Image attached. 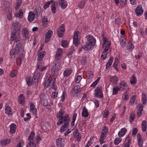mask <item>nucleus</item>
I'll return each mask as SVG.
<instances>
[{"mask_svg":"<svg viewBox=\"0 0 147 147\" xmlns=\"http://www.w3.org/2000/svg\"><path fill=\"white\" fill-rule=\"evenodd\" d=\"M120 89V88L118 86H116L113 88V94L114 95L117 94L118 93V91Z\"/></svg>","mask_w":147,"mask_h":147,"instance_id":"obj_44","label":"nucleus"},{"mask_svg":"<svg viewBox=\"0 0 147 147\" xmlns=\"http://www.w3.org/2000/svg\"><path fill=\"white\" fill-rule=\"evenodd\" d=\"M136 117V115L135 114L133 113H131L129 116V121L131 123L134 120Z\"/></svg>","mask_w":147,"mask_h":147,"instance_id":"obj_35","label":"nucleus"},{"mask_svg":"<svg viewBox=\"0 0 147 147\" xmlns=\"http://www.w3.org/2000/svg\"><path fill=\"white\" fill-rule=\"evenodd\" d=\"M133 45V44L132 45V44H131L130 45H129L127 47V49L128 51H131L134 47Z\"/></svg>","mask_w":147,"mask_h":147,"instance_id":"obj_60","label":"nucleus"},{"mask_svg":"<svg viewBox=\"0 0 147 147\" xmlns=\"http://www.w3.org/2000/svg\"><path fill=\"white\" fill-rule=\"evenodd\" d=\"M62 46L64 48L67 47L68 45V42L67 41L65 40L62 41Z\"/></svg>","mask_w":147,"mask_h":147,"instance_id":"obj_50","label":"nucleus"},{"mask_svg":"<svg viewBox=\"0 0 147 147\" xmlns=\"http://www.w3.org/2000/svg\"><path fill=\"white\" fill-rule=\"evenodd\" d=\"M37 70H38V69L39 70L42 71L46 69V68L45 67H42V65L41 63H38L37 65Z\"/></svg>","mask_w":147,"mask_h":147,"instance_id":"obj_34","label":"nucleus"},{"mask_svg":"<svg viewBox=\"0 0 147 147\" xmlns=\"http://www.w3.org/2000/svg\"><path fill=\"white\" fill-rule=\"evenodd\" d=\"M35 15L31 11L29 12L28 17V20L30 22H32L34 19Z\"/></svg>","mask_w":147,"mask_h":147,"instance_id":"obj_24","label":"nucleus"},{"mask_svg":"<svg viewBox=\"0 0 147 147\" xmlns=\"http://www.w3.org/2000/svg\"><path fill=\"white\" fill-rule=\"evenodd\" d=\"M65 26L63 24L61 25V26L57 30V34L59 37L61 38L63 36L65 31Z\"/></svg>","mask_w":147,"mask_h":147,"instance_id":"obj_8","label":"nucleus"},{"mask_svg":"<svg viewBox=\"0 0 147 147\" xmlns=\"http://www.w3.org/2000/svg\"><path fill=\"white\" fill-rule=\"evenodd\" d=\"M136 78L134 75H133L131 79L130 83L131 84H136Z\"/></svg>","mask_w":147,"mask_h":147,"instance_id":"obj_45","label":"nucleus"},{"mask_svg":"<svg viewBox=\"0 0 147 147\" xmlns=\"http://www.w3.org/2000/svg\"><path fill=\"white\" fill-rule=\"evenodd\" d=\"M142 102L143 104H146L147 101V97L146 96V94L143 93L142 94Z\"/></svg>","mask_w":147,"mask_h":147,"instance_id":"obj_39","label":"nucleus"},{"mask_svg":"<svg viewBox=\"0 0 147 147\" xmlns=\"http://www.w3.org/2000/svg\"><path fill=\"white\" fill-rule=\"evenodd\" d=\"M137 129L136 128H135L133 129L132 134V136L133 137H134L135 136V135L137 132Z\"/></svg>","mask_w":147,"mask_h":147,"instance_id":"obj_64","label":"nucleus"},{"mask_svg":"<svg viewBox=\"0 0 147 147\" xmlns=\"http://www.w3.org/2000/svg\"><path fill=\"white\" fill-rule=\"evenodd\" d=\"M108 128L107 127L105 126L103 127V129L101 132V133L105 134L108 132Z\"/></svg>","mask_w":147,"mask_h":147,"instance_id":"obj_55","label":"nucleus"},{"mask_svg":"<svg viewBox=\"0 0 147 147\" xmlns=\"http://www.w3.org/2000/svg\"><path fill=\"white\" fill-rule=\"evenodd\" d=\"M142 137L139 133H138L137 135V139L138 141V146L140 147L143 146V140L142 139Z\"/></svg>","mask_w":147,"mask_h":147,"instance_id":"obj_20","label":"nucleus"},{"mask_svg":"<svg viewBox=\"0 0 147 147\" xmlns=\"http://www.w3.org/2000/svg\"><path fill=\"white\" fill-rule=\"evenodd\" d=\"M36 70L35 71L32 78L33 83L35 85L38 83L40 77V74Z\"/></svg>","mask_w":147,"mask_h":147,"instance_id":"obj_10","label":"nucleus"},{"mask_svg":"<svg viewBox=\"0 0 147 147\" xmlns=\"http://www.w3.org/2000/svg\"><path fill=\"white\" fill-rule=\"evenodd\" d=\"M34 132L33 131H32L28 137V140L29 141H34L33 139L34 138Z\"/></svg>","mask_w":147,"mask_h":147,"instance_id":"obj_41","label":"nucleus"},{"mask_svg":"<svg viewBox=\"0 0 147 147\" xmlns=\"http://www.w3.org/2000/svg\"><path fill=\"white\" fill-rule=\"evenodd\" d=\"M21 0H17L16 6L15 7V9L17 10L19 8L21 4Z\"/></svg>","mask_w":147,"mask_h":147,"instance_id":"obj_46","label":"nucleus"},{"mask_svg":"<svg viewBox=\"0 0 147 147\" xmlns=\"http://www.w3.org/2000/svg\"><path fill=\"white\" fill-rule=\"evenodd\" d=\"M11 108L9 106H6L5 107V113H7L8 111L11 112Z\"/></svg>","mask_w":147,"mask_h":147,"instance_id":"obj_61","label":"nucleus"},{"mask_svg":"<svg viewBox=\"0 0 147 147\" xmlns=\"http://www.w3.org/2000/svg\"><path fill=\"white\" fill-rule=\"evenodd\" d=\"M89 115L87 109L86 107H84L82 109V115L83 117H87Z\"/></svg>","mask_w":147,"mask_h":147,"instance_id":"obj_26","label":"nucleus"},{"mask_svg":"<svg viewBox=\"0 0 147 147\" xmlns=\"http://www.w3.org/2000/svg\"><path fill=\"white\" fill-rule=\"evenodd\" d=\"M27 84L28 86H30L33 83V78L30 76H28L26 78Z\"/></svg>","mask_w":147,"mask_h":147,"instance_id":"obj_30","label":"nucleus"},{"mask_svg":"<svg viewBox=\"0 0 147 147\" xmlns=\"http://www.w3.org/2000/svg\"><path fill=\"white\" fill-rule=\"evenodd\" d=\"M121 3V6L123 7L124 6H125L127 5V2L126 0H120Z\"/></svg>","mask_w":147,"mask_h":147,"instance_id":"obj_58","label":"nucleus"},{"mask_svg":"<svg viewBox=\"0 0 147 147\" xmlns=\"http://www.w3.org/2000/svg\"><path fill=\"white\" fill-rule=\"evenodd\" d=\"M24 60V56L22 54H20L19 55V57L17 59L16 61L18 65L20 66L22 61Z\"/></svg>","mask_w":147,"mask_h":147,"instance_id":"obj_19","label":"nucleus"},{"mask_svg":"<svg viewBox=\"0 0 147 147\" xmlns=\"http://www.w3.org/2000/svg\"><path fill=\"white\" fill-rule=\"evenodd\" d=\"M40 100L41 102V103L42 104L43 106H47L48 105V103L45 96L43 95V96L40 97Z\"/></svg>","mask_w":147,"mask_h":147,"instance_id":"obj_22","label":"nucleus"},{"mask_svg":"<svg viewBox=\"0 0 147 147\" xmlns=\"http://www.w3.org/2000/svg\"><path fill=\"white\" fill-rule=\"evenodd\" d=\"M13 26V30L12 31L15 30L16 32H20L21 25L18 22H16L12 24Z\"/></svg>","mask_w":147,"mask_h":147,"instance_id":"obj_11","label":"nucleus"},{"mask_svg":"<svg viewBox=\"0 0 147 147\" xmlns=\"http://www.w3.org/2000/svg\"><path fill=\"white\" fill-rule=\"evenodd\" d=\"M45 52L44 51H42L38 53V55L37 57L38 60L40 61L45 55Z\"/></svg>","mask_w":147,"mask_h":147,"instance_id":"obj_31","label":"nucleus"},{"mask_svg":"<svg viewBox=\"0 0 147 147\" xmlns=\"http://www.w3.org/2000/svg\"><path fill=\"white\" fill-rule=\"evenodd\" d=\"M58 3L59 5L60 6L62 9H64L67 6V4L65 0H59Z\"/></svg>","mask_w":147,"mask_h":147,"instance_id":"obj_21","label":"nucleus"},{"mask_svg":"<svg viewBox=\"0 0 147 147\" xmlns=\"http://www.w3.org/2000/svg\"><path fill=\"white\" fill-rule=\"evenodd\" d=\"M71 73V71L69 69H66L63 73V75L65 77L68 76Z\"/></svg>","mask_w":147,"mask_h":147,"instance_id":"obj_36","label":"nucleus"},{"mask_svg":"<svg viewBox=\"0 0 147 147\" xmlns=\"http://www.w3.org/2000/svg\"><path fill=\"white\" fill-rule=\"evenodd\" d=\"M62 53V51L61 49L59 48L57 51L55 55V59L57 61L61 59Z\"/></svg>","mask_w":147,"mask_h":147,"instance_id":"obj_14","label":"nucleus"},{"mask_svg":"<svg viewBox=\"0 0 147 147\" xmlns=\"http://www.w3.org/2000/svg\"><path fill=\"white\" fill-rule=\"evenodd\" d=\"M42 22L43 25H47L48 23L47 18H44L42 20Z\"/></svg>","mask_w":147,"mask_h":147,"instance_id":"obj_54","label":"nucleus"},{"mask_svg":"<svg viewBox=\"0 0 147 147\" xmlns=\"http://www.w3.org/2000/svg\"><path fill=\"white\" fill-rule=\"evenodd\" d=\"M136 96L135 95H132L130 99V102L133 104L135 101V100L136 98Z\"/></svg>","mask_w":147,"mask_h":147,"instance_id":"obj_52","label":"nucleus"},{"mask_svg":"<svg viewBox=\"0 0 147 147\" xmlns=\"http://www.w3.org/2000/svg\"><path fill=\"white\" fill-rule=\"evenodd\" d=\"M85 4V3L84 1L80 2L78 5V6L81 9H82L84 7Z\"/></svg>","mask_w":147,"mask_h":147,"instance_id":"obj_51","label":"nucleus"},{"mask_svg":"<svg viewBox=\"0 0 147 147\" xmlns=\"http://www.w3.org/2000/svg\"><path fill=\"white\" fill-rule=\"evenodd\" d=\"M60 66L59 62H57V63L55 64L52 67V73L54 74L55 76H57L58 73V71L60 69Z\"/></svg>","mask_w":147,"mask_h":147,"instance_id":"obj_7","label":"nucleus"},{"mask_svg":"<svg viewBox=\"0 0 147 147\" xmlns=\"http://www.w3.org/2000/svg\"><path fill=\"white\" fill-rule=\"evenodd\" d=\"M69 121L68 120V119L65 118L64 119V121L63 122V123H64V125L61 127L60 130L61 133L65 131L67 127L69 125Z\"/></svg>","mask_w":147,"mask_h":147,"instance_id":"obj_9","label":"nucleus"},{"mask_svg":"<svg viewBox=\"0 0 147 147\" xmlns=\"http://www.w3.org/2000/svg\"><path fill=\"white\" fill-rule=\"evenodd\" d=\"M22 36L26 38H28L29 37V30L27 28H24L22 29Z\"/></svg>","mask_w":147,"mask_h":147,"instance_id":"obj_13","label":"nucleus"},{"mask_svg":"<svg viewBox=\"0 0 147 147\" xmlns=\"http://www.w3.org/2000/svg\"><path fill=\"white\" fill-rule=\"evenodd\" d=\"M109 112V111L107 110H105L104 113L103 115V118H107L108 116Z\"/></svg>","mask_w":147,"mask_h":147,"instance_id":"obj_59","label":"nucleus"},{"mask_svg":"<svg viewBox=\"0 0 147 147\" xmlns=\"http://www.w3.org/2000/svg\"><path fill=\"white\" fill-rule=\"evenodd\" d=\"M57 5L58 4L57 2H53V3L51 5V7L52 12L54 13H55L56 12V9L55 7V5Z\"/></svg>","mask_w":147,"mask_h":147,"instance_id":"obj_32","label":"nucleus"},{"mask_svg":"<svg viewBox=\"0 0 147 147\" xmlns=\"http://www.w3.org/2000/svg\"><path fill=\"white\" fill-rule=\"evenodd\" d=\"M64 113V111L62 109H61L59 112L57 114V117L59 119L57 124L58 125H59L63 123L64 121V119L66 118L68 119V121H70V117L67 114H65V116H63V114Z\"/></svg>","mask_w":147,"mask_h":147,"instance_id":"obj_2","label":"nucleus"},{"mask_svg":"<svg viewBox=\"0 0 147 147\" xmlns=\"http://www.w3.org/2000/svg\"><path fill=\"white\" fill-rule=\"evenodd\" d=\"M30 109L31 112L35 114H36L37 112L36 109V108L35 106L34 105L33 103L31 102L30 104Z\"/></svg>","mask_w":147,"mask_h":147,"instance_id":"obj_25","label":"nucleus"},{"mask_svg":"<svg viewBox=\"0 0 147 147\" xmlns=\"http://www.w3.org/2000/svg\"><path fill=\"white\" fill-rule=\"evenodd\" d=\"M20 32H18L15 30L12 31L11 33V36L10 38V40L11 41L13 40H18L20 39Z\"/></svg>","mask_w":147,"mask_h":147,"instance_id":"obj_4","label":"nucleus"},{"mask_svg":"<svg viewBox=\"0 0 147 147\" xmlns=\"http://www.w3.org/2000/svg\"><path fill=\"white\" fill-rule=\"evenodd\" d=\"M34 141H29L26 147H32L34 145Z\"/></svg>","mask_w":147,"mask_h":147,"instance_id":"obj_48","label":"nucleus"},{"mask_svg":"<svg viewBox=\"0 0 147 147\" xmlns=\"http://www.w3.org/2000/svg\"><path fill=\"white\" fill-rule=\"evenodd\" d=\"M24 98L23 96V95L21 94L19 96L18 100L20 104L23 103L24 101Z\"/></svg>","mask_w":147,"mask_h":147,"instance_id":"obj_43","label":"nucleus"},{"mask_svg":"<svg viewBox=\"0 0 147 147\" xmlns=\"http://www.w3.org/2000/svg\"><path fill=\"white\" fill-rule=\"evenodd\" d=\"M102 88L100 86L96 87L95 90L94 97L102 98L103 97V93L102 91Z\"/></svg>","mask_w":147,"mask_h":147,"instance_id":"obj_6","label":"nucleus"},{"mask_svg":"<svg viewBox=\"0 0 147 147\" xmlns=\"http://www.w3.org/2000/svg\"><path fill=\"white\" fill-rule=\"evenodd\" d=\"M53 32L51 30H49L46 33L45 37L47 38H50L52 35Z\"/></svg>","mask_w":147,"mask_h":147,"instance_id":"obj_38","label":"nucleus"},{"mask_svg":"<svg viewBox=\"0 0 147 147\" xmlns=\"http://www.w3.org/2000/svg\"><path fill=\"white\" fill-rule=\"evenodd\" d=\"M113 61V57H111L109 60L108 62L106 64V69H107L109 68L111 65Z\"/></svg>","mask_w":147,"mask_h":147,"instance_id":"obj_33","label":"nucleus"},{"mask_svg":"<svg viewBox=\"0 0 147 147\" xmlns=\"http://www.w3.org/2000/svg\"><path fill=\"white\" fill-rule=\"evenodd\" d=\"M135 12L137 16H139L142 14L143 13V10L142 6L138 5L135 9Z\"/></svg>","mask_w":147,"mask_h":147,"instance_id":"obj_12","label":"nucleus"},{"mask_svg":"<svg viewBox=\"0 0 147 147\" xmlns=\"http://www.w3.org/2000/svg\"><path fill=\"white\" fill-rule=\"evenodd\" d=\"M50 77L49 76H47L45 79V86L46 88H48L49 86L51 87V88H54V89H55V82L54 80H51L50 79Z\"/></svg>","mask_w":147,"mask_h":147,"instance_id":"obj_3","label":"nucleus"},{"mask_svg":"<svg viewBox=\"0 0 147 147\" xmlns=\"http://www.w3.org/2000/svg\"><path fill=\"white\" fill-rule=\"evenodd\" d=\"M111 42L110 41H108L107 42V44H106L105 49L102 53V55L101 56V59L102 60H104L107 57V53H105L109 49L111 46Z\"/></svg>","mask_w":147,"mask_h":147,"instance_id":"obj_5","label":"nucleus"},{"mask_svg":"<svg viewBox=\"0 0 147 147\" xmlns=\"http://www.w3.org/2000/svg\"><path fill=\"white\" fill-rule=\"evenodd\" d=\"M82 77L80 76H78L75 80V82L76 83H78L80 82V80H81Z\"/></svg>","mask_w":147,"mask_h":147,"instance_id":"obj_63","label":"nucleus"},{"mask_svg":"<svg viewBox=\"0 0 147 147\" xmlns=\"http://www.w3.org/2000/svg\"><path fill=\"white\" fill-rule=\"evenodd\" d=\"M87 73L86 76L88 77V78H91L93 74L92 71H87Z\"/></svg>","mask_w":147,"mask_h":147,"instance_id":"obj_49","label":"nucleus"},{"mask_svg":"<svg viewBox=\"0 0 147 147\" xmlns=\"http://www.w3.org/2000/svg\"><path fill=\"white\" fill-rule=\"evenodd\" d=\"M103 39L104 43L103 44L102 47L104 48L105 47V45H106V44H107V42L108 41H107V38L105 37H103Z\"/></svg>","mask_w":147,"mask_h":147,"instance_id":"obj_56","label":"nucleus"},{"mask_svg":"<svg viewBox=\"0 0 147 147\" xmlns=\"http://www.w3.org/2000/svg\"><path fill=\"white\" fill-rule=\"evenodd\" d=\"M19 53L20 52L17 50L16 48H14L11 50L10 54L12 55H13L15 54L18 55Z\"/></svg>","mask_w":147,"mask_h":147,"instance_id":"obj_40","label":"nucleus"},{"mask_svg":"<svg viewBox=\"0 0 147 147\" xmlns=\"http://www.w3.org/2000/svg\"><path fill=\"white\" fill-rule=\"evenodd\" d=\"M53 0H51L50 1H47V2H46L45 3V5H44V7L45 9H46L47 8H48L49 6V5L51 4V3H53Z\"/></svg>","mask_w":147,"mask_h":147,"instance_id":"obj_42","label":"nucleus"},{"mask_svg":"<svg viewBox=\"0 0 147 147\" xmlns=\"http://www.w3.org/2000/svg\"><path fill=\"white\" fill-rule=\"evenodd\" d=\"M57 146L58 147H62L65 144L64 140L63 139L59 138L56 140Z\"/></svg>","mask_w":147,"mask_h":147,"instance_id":"obj_15","label":"nucleus"},{"mask_svg":"<svg viewBox=\"0 0 147 147\" xmlns=\"http://www.w3.org/2000/svg\"><path fill=\"white\" fill-rule=\"evenodd\" d=\"M87 41L85 45H82L79 49V51H82L83 49L85 51H88L92 49L95 46L96 39L92 36L88 35L86 36Z\"/></svg>","mask_w":147,"mask_h":147,"instance_id":"obj_1","label":"nucleus"},{"mask_svg":"<svg viewBox=\"0 0 147 147\" xmlns=\"http://www.w3.org/2000/svg\"><path fill=\"white\" fill-rule=\"evenodd\" d=\"M127 131L126 129L125 128H122L118 134V136L119 137L123 136Z\"/></svg>","mask_w":147,"mask_h":147,"instance_id":"obj_28","label":"nucleus"},{"mask_svg":"<svg viewBox=\"0 0 147 147\" xmlns=\"http://www.w3.org/2000/svg\"><path fill=\"white\" fill-rule=\"evenodd\" d=\"M16 48H17V50L20 52L22 46V44L20 43V40L16 41Z\"/></svg>","mask_w":147,"mask_h":147,"instance_id":"obj_23","label":"nucleus"},{"mask_svg":"<svg viewBox=\"0 0 147 147\" xmlns=\"http://www.w3.org/2000/svg\"><path fill=\"white\" fill-rule=\"evenodd\" d=\"M80 87L78 85L75 86L72 90L71 93V96H73L78 94L80 92Z\"/></svg>","mask_w":147,"mask_h":147,"instance_id":"obj_16","label":"nucleus"},{"mask_svg":"<svg viewBox=\"0 0 147 147\" xmlns=\"http://www.w3.org/2000/svg\"><path fill=\"white\" fill-rule=\"evenodd\" d=\"M79 33V31H77L75 33L74 35L73 36V43L76 47L78 46V35Z\"/></svg>","mask_w":147,"mask_h":147,"instance_id":"obj_17","label":"nucleus"},{"mask_svg":"<svg viewBox=\"0 0 147 147\" xmlns=\"http://www.w3.org/2000/svg\"><path fill=\"white\" fill-rule=\"evenodd\" d=\"M78 129L75 130L73 133V135L74 137L76 138V140L79 141L81 139V136L78 132Z\"/></svg>","mask_w":147,"mask_h":147,"instance_id":"obj_18","label":"nucleus"},{"mask_svg":"<svg viewBox=\"0 0 147 147\" xmlns=\"http://www.w3.org/2000/svg\"><path fill=\"white\" fill-rule=\"evenodd\" d=\"M10 142L9 139H6L0 142L1 145L2 146H5L9 144Z\"/></svg>","mask_w":147,"mask_h":147,"instance_id":"obj_29","label":"nucleus"},{"mask_svg":"<svg viewBox=\"0 0 147 147\" xmlns=\"http://www.w3.org/2000/svg\"><path fill=\"white\" fill-rule=\"evenodd\" d=\"M115 22L116 24H119L120 23V19L119 17L118 16H116L115 18Z\"/></svg>","mask_w":147,"mask_h":147,"instance_id":"obj_47","label":"nucleus"},{"mask_svg":"<svg viewBox=\"0 0 147 147\" xmlns=\"http://www.w3.org/2000/svg\"><path fill=\"white\" fill-rule=\"evenodd\" d=\"M127 85V84L125 83L124 81H122L120 83V88H124V87H125Z\"/></svg>","mask_w":147,"mask_h":147,"instance_id":"obj_53","label":"nucleus"},{"mask_svg":"<svg viewBox=\"0 0 147 147\" xmlns=\"http://www.w3.org/2000/svg\"><path fill=\"white\" fill-rule=\"evenodd\" d=\"M118 78L116 76H112L110 79V81L113 84H116L118 80Z\"/></svg>","mask_w":147,"mask_h":147,"instance_id":"obj_37","label":"nucleus"},{"mask_svg":"<svg viewBox=\"0 0 147 147\" xmlns=\"http://www.w3.org/2000/svg\"><path fill=\"white\" fill-rule=\"evenodd\" d=\"M121 141L119 139V138H116L114 140V143L115 145H117Z\"/></svg>","mask_w":147,"mask_h":147,"instance_id":"obj_62","label":"nucleus"},{"mask_svg":"<svg viewBox=\"0 0 147 147\" xmlns=\"http://www.w3.org/2000/svg\"><path fill=\"white\" fill-rule=\"evenodd\" d=\"M16 125L13 123L11 124L10 126V132L11 134L14 133L16 130Z\"/></svg>","mask_w":147,"mask_h":147,"instance_id":"obj_27","label":"nucleus"},{"mask_svg":"<svg viewBox=\"0 0 147 147\" xmlns=\"http://www.w3.org/2000/svg\"><path fill=\"white\" fill-rule=\"evenodd\" d=\"M58 93L56 92H53L51 95V98L52 99H56L57 97V94Z\"/></svg>","mask_w":147,"mask_h":147,"instance_id":"obj_57","label":"nucleus"}]
</instances>
